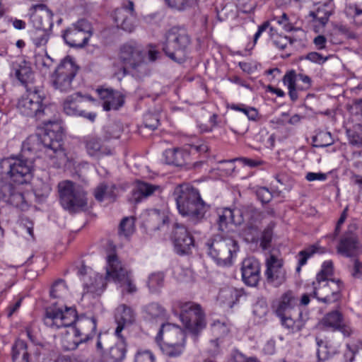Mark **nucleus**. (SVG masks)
I'll list each match as a JSON object with an SVG mask.
<instances>
[{
	"instance_id": "f257e3e1",
	"label": "nucleus",
	"mask_w": 362,
	"mask_h": 362,
	"mask_svg": "<svg viewBox=\"0 0 362 362\" xmlns=\"http://www.w3.org/2000/svg\"><path fill=\"white\" fill-rule=\"evenodd\" d=\"M54 303L47 308V322L50 327H71L74 337L80 338L83 342L92 339L96 330V320L94 317H78L75 308L66 307L62 303Z\"/></svg>"
},
{
	"instance_id": "f03ea898",
	"label": "nucleus",
	"mask_w": 362,
	"mask_h": 362,
	"mask_svg": "<svg viewBox=\"0 0 362 362\" xmlns=\"http://www.w3.org/2000/svg\"><path fill=\"white\" fill-rule=\"evenodd\" d=\"M173 196L180 214L187 217L190 224L197 225L206 219L210 205L202 199L197 188L182 183L175 187Z\"/></svg>"
},
{
	"instance_id": "7ed1b4c3",
	"label": "nucleus",
	"mask_w": 362,
	"mask_h": 362,
	"mask_svg": "<svg viewBox=\"0 0 362 362\" xmlns=\"http://www.w3.org/2000/svg\"><path fill=\"white\" fill-rule=\"evenodd\" d=\"M298 303V298L296 293L288 290L284 292L272 304L273 313L279 319L281 326L291 333H296L302 330L307 320L308 315L300 311L296 319L291 317L288 313L292 310Z\"/></svg>"
},
{
	"instance_id": "20e7f679",
	"label": "nucleus",
	"mask_w": 362,
	"mask_h": 362,
	"mask_svg": "<svg viewBox=\"0 0 362 362\" xmlns=\"http://www.w3.org/2000/svg\"><path fill=\"white\" fill-rule=\"evenodd\" d=\"M163 51L168 57L174 62L182 63L187 57L191 44V37L187 30L180 26H174L165 35Z\"/></svg>"
},
{
	"instance_id": "39448f33",
	"label": "nucleus",
	"mask_w": 362,
	"mask_h": 362,
	"mask_svg": "<svg viewBox=\"0 0 362 362\" xmlns=\"http://www.w3.org/2000/svg\"><path fill=\"white\" fill-rule=\"evenodd\" d=\"M47 136L50 141L47 144V157L49 165L60 168L66 161V155L62 148L63 131L60 121L56 117L54 121H47Z\"/></svg>"
},
{
	"instance_id": "423d86ee",
	"label": "nucleus",
	"mask_w": 362,
	"mask_h": 362,
	"mask_svg": "<svg viewBox=\"0 0 362 362\" xmlns=\"http://www.w3.org/2000/svg\"><path fill=\"white\" fill-rule=\"evenodd\" d=\"M106 274L107 278H110L119 285L123 295H132L137 292L138 289L131 271L123 267L116 255L112 254L107 256Z\"/></svg>"
},
{
	"instance_id": "0eeeda50",
	"label": "nucleus",
	"mask_w": 362,
	"mask_h": 362,
	"mask_svg": "<svg viewBox=\"0 0 362 362\" xmlns=\"http://www.w3.org/2000/svg\"><path fill=\"white\" fill-rule=\"evenodd\" d=\"M1 168L13 182L23 185L30 182L33 176V166L28 159L10 156L1 161Z\"/></svg>"
},
{
	"instance_id": "6e6552de",
	"label": "nucleus",
	"mask_w": 362,
	"mask_h": 362,
	"mask_svg": "<svg viewBox=\"0 0 362 362\" xmlns=\"http://www.w3.org/2000/svg\"><path fill=\"white\" fill-rule=\"evenodd\" d=\"M61 204L70 213L83 210L87 205L86 192L71 181L64 180L58 184Z\"/></svg>"
},
{
	"instance_id": "1a4fd4ad",
	"label": "nucleus",
	"mask_w": 362,
	"mask_h": 362,
	"mask_svg": "<svg viewBox=\"0 0 362 362\" xmlns=\"http://www.w3.org/2000/svg\"><path fill=\"white\" fill-rule=\"evenodd\" d=\"M209 255L217 264L226 266L230 263L233 255L238 250L237 241L230 236L217 234L206 243Z\"/></svg>"
},
{
	"instance_id": "9d476101",
	"label": "nucleus",
	"mask_w": 362,
	"mask_h": 362,
	"mask_svg": "<svg viewBox=\"0 0 362 362\" xmlns=\"http://www.w3.org/2000/svg\"><path fill=\"white\" fill-rule=\"evenodd\" d=\"M180 319L192 334H197L206 327L205 314L201 305L194 302H178Z\"/></svg>"
},
{
	"instance_id": "9b49d317",
	"label": "nucleus",
	"mask_w": 362,
	"mask_h": 362,
	"mask_svg": "<svg viewBox=\"0 0 362 362\" xmlns=\"http://www.w3.org/2000/svg\"><path fill=\"white\" fill-rule=\"evenodd\" d=\"M78 70L70 57L64 58L51 76V81L55 89L61 92H69L72 90L71 82Z\"/></svg>"
},
{
	"instance_id": "f8f14e48",
	"label": "nucleus",
	"mask_w": 362,
	"mask_h": 362,
	"mask_svg": "<svg viewBox=\"0 0 362 362\" xmlns=\"http://www.w3.org/2000/svg\"><path fill=\"white\" fill-rule=\"evenodd\" d=\"M44 100L45 97L40 95L37 90H27V93L18 99L16 107L22 115L40 119L45 115Z\"/></svg>"
},
{
	"instance_id": "ddd939ff",
	"label": "nucleus",
	"mask_w": 362,
	"mask_h": 362,
	"mask_svg": "<svg viewBox=\"0 0 362 362\" xmlns=\"http://www.w3.org/2000/svg\"><path fill=\"white\" fill-rule=\"evenodd\" d=\"M119 59L123 66L116 74L118 76H124L127 74V69H136L144 64V55L141 46L131 42L121 46Z\"/></svg>"
},
{
	"instance_id": "4468645a",
	"label": "nucleus",
	"mask_w": 362,
	"mask_h": 362,
	"mask_svg": "<svg viewBox=\"0 0 362 362\" xmlns=\"http://www.w3.org/2000/svg\"><path fill=\"white\" fill-rule=\"evenodd\" d=\"M343 283L340 280L315 281L313 282V291L310 296L318 301L329 304L341 298Z\"/></svg>"
},
{
	"instance_id": "2eb2a0df",
	"label": "nucleus",
	"mask_w": 362,
	"mask_h": 362,
	"mask_svg": "<svg viewBox=\"0 0 362 362\" xmlns=\"http://www.w3.org/2000/svg\"><path fill=\"white\" fill-rule=\"evenodd\" d=\"M92 35L90 23L85 19H81L64 31L63 38L70 47L81 48L88 44Z\"/></svg>"
},
{
	"instance_id": "dca6fc26",
	"label": "nucleus",
	"mask_w": 362,
	"mask_h": 362,
	"mask_svg": "<svg viewBox=\"0 0 362 362\" xmlns=\"http://www.w3.org/2000/svg\"><path fill=\"white\" fill-rule=\"evenodd\" d=\"M114 21L117 28L125 32L132 33L136 27V14L133 1H129L127 5L117 8L114 12Z\"/></svg>"
},
{
	"instance_id": "f3484780",
	"label": "nucleus",
	"mask_w": 362,
	"mask_h": 362,
	"mask_svg": "<svg viewBox=\"0 0 362 362\" xmlns=\"http://www.w3.org/2000/svg\"><path fill=\"white\" fill-rule=\"evenodd\" d=\"M171 238L175 250L179 255L189 253L194 246L193 237L183 224L175 223L173 225Z\"/></svg>"
},
{
	"instance_id": "a211bd4d",
	"label": "nucleus",
	"mask_w": 362,
	"mask_h": 362,
	"mask_svg": "<svg viewBox=\"0 0 362 362\" xmlns=\"http://www.w3.org/2000/svg\"><path fill=\"white\" fill-rule=\"evenodd\" d=\"M0 199L21 211L28 209V204L21 188L11 183H5L0 187Z\"/></svg>"
},
{
	"instance_id": "6ab92c4d",
	"label": "nucleus",
	"mask_w": 362,
	"mask_h": 362,
	"mask_svg": "<svg viewBox=\"0 0 362 362\" xmlns=\"http://www.w3.org/2000/svg\"><path fill=\"white\" fill-rule=\"evenodd\" d=\"M265 276L269 284L279 287L286 281V272L283 262L274 255H271L266 261Z\"/></svg>"
},
{
	"instance_id": "aec40b11",
	"label": "nucleus",
	"mask_w": 362,
	"mask_h": 362,
	"mask_svg": "<svg viewBox=\"0 0 362 362\" xmlns=\"http://www.w3.org/2000/svg\"><path fill=\"white\" fill-rule=\"evenodd\" d=\"M83 98L84 97L80 92L67 96L63 103L64 112L69 116L83 117L90 122H94L96 118V113L86 112L79 108L78 103L83 102Z\"/></svg>"
},
{
	"instance_id": "412c9836",
	"label": "nucleus",
	"mask_w": 362,
	"mask_h": 362,
	"mask_svg": "<svg viewBox=\"0 0 362 362\" xmlns=\"http://www.w3.org/2000/svg\"><path fill=\"white\" fill-rule=\"evenodd\" d=\"M107 275L104 277L102 274L91 272L88 276L83 279V295L90 296L92 298L100 296L106 288Z\"/></svg>"
},
{
	"instance_id": "4be33fe9",
	"label": "nucleus",
	"mask_w": 362,
	"mask_h": 362,
	"mask_svg": "<svg viewBox=\"0 0 362 362\" xmlns=\"http://www.w3.org/2000/svg\"><path fill=\"white\" fill-rule=\"evenodd\" d=\"M242 278L245 284L256 286L260 279V266L254 258H246L242 262Z\"/></svg>"
},
{
	"instance_id": "5701e85b",
	"label": "nucleus",
	"mask_w": 362,
	"mask_h": 362,
	"mask_svg": "<svg viewBox=\"0 0 362 362\" xmlns=\"http://www.w3.org/2000/svg\"><path fill=\"white\" fill-rule=\"evenodd\" d=\"M96 92L103 101V107L105 111L117 110L124 105V96L118 91L107 88H98Z\"/></svg>"
},
{
	"instance_id": "b1692460",
	"label": "nucleus",
	"mask_w": 362,
	"mask_h": 362,
	"mask_svg": "<svg viewBox=\"0 0 362 362\" xmlns=\"http://www.w3.org/2000/svg\"><path fill=\"white\" fill-rule=\"evenodd\" d=\"M185 332L182 328L166 323L162 325L156 339L158 342L163 340L165 343H174L185 341Z\"/></svg>"
},
{
	"instance_id": "393cba45",
	"label": "nucleus",
	"mask_w": 362,
	"mask_h": 362,
	"mask_svg": "<svg viewBox=\"0 0 362 362\" xmlns=\"http://www.w3.org/2000/svg\"><path fill=\"white\" fill-rule=\"evenodd\" d=\"M42 126L38 127L37 132L35 134L29 136L23 142V151L37 155L44 149L45 147V123L42 122Z\"/></svg>"
},
{
	"instance_id": "a878e982",
	"label": "nucleus",
	"mask_w": 362,
	"mask_h": 362,
	"mask_svg": "<svg viewBox=\"0 0 362 362\" xmlns=\"http://www.w3.org/2000/svg\"><path fill=\"white\" fill-rule=\"evenodd\" d=\"M87 153L91 157L100 158L112 154L111 148L105 145L100 138L95 136H87L83 139Z\"/></svg>"
},
{
	"instance_id": "bb28decb",
	"label": "nucleus",
	"mask_w": 362,
	"mask_h": 362,
	"mask_svg": "<svg viewBox=\"0 0 362 362\" xmlns=\"http://www.w3.org/2000/svg\"><path fill=\"white\" fill-rule=\"evenodd\" d=\"M11 75L24 86L33 82V71L29 62L23 59L16 60L12 63Z\"/></svg>"
},
{
	"instance_id": "cd10ccee",
	"label": "nucleus",
	"mask_w": 362,
	"mask_h": 362,
	"mask_svg": "<svg viewBox=\"0 0 362 362\" xmlns=\"http://www.w3.org/2000/svg\"><path fill=\"white\" fill-rule=\"evenodd\" d=\"M320 329H332L333 331L340 330L344 336H349L351 330L343 325V317L337 310L330 312L325 315L317 325Z\"/></svg>"
},
{
	"instance_id": "c85d7f7f",
	"label": "nucleus",
	"mask_w": 362,
	"mask_h": 362,
	"mask_svg": "<svg viewBox=\"0 0 362 362\" xmlns=\"http://www.w3.org/2000/svg\"><path fill=\"white\" fill-rule=\"evenodd\" d=\"M115 320L117 327L115 329V334L122 337L121 332L127 325H132L135 320V313L126 305H120L116 309Z\"/></svg>"
},
{
	"instance_id": "c756f323",
	"label": "nucleus",
	"mask_w": 362,
	"mask_h": 362,
	"mask_svg": "<svg viewBox=\"0 0 362 362\" xmlns=\"http://www.w3.org/2000/svg\"><path fill=\"white\" fill-rule=\"evenodd\" d=\"M162 190V187L159 185L138 180L133 191V199L135 202L138 203L141 202L143 199L160 194Z\"/></svg>"
},
{
	"instance_id": "7c9ffc66",
	"label": "nucleus",
	"mask_w": 362,
	"mask_h": 362,
	"mask_svg": "<svg viewBox=\"0 0 362 362\" xmlns=\"http://www.w3.org/2000/svg\"><path fill=\"white\" fill-rule=\"evenodd\" d=\"M358 249V238L355 233L349 230L344 237L341 239L337 247V251L339 254L345 257L354 256Z\"/></svg>"
},
{
	"instance_id": "2f4dec72",
	"label": "nucleus",
	"mask_w": 362,
	"mask_h": 362,
	"mask_svg": "<svg viewBox=\"0 0 362 362\" xmlns=\"http://www.w3.org/2000/svg\"><path fill=\"white\" fill-rule=\"evenodd\" d=\"M163 156L166 163L182 166L187 163L189 153L183 148H175L165 150L163 153Z\"/></svg>"
},
{
	"instance_id": "473e14b6",
	"label": "nucleus",
	"mask_w": 362,
	"mask_h": 362,
	"mask_svg": "<svg viewBox=\"0 0 362 362\" xmlns=\"http://www.w3.org/2000/svg\"><path fill=\"white\" fill-rule=\"evenodd\" d=\"M315 341L317 346V362H323L338 352L337 347H332L319 337H315Z\"/></svg>"
},
{
	"instance_id": "72a5a7b5",
	"label": "nucleus",
	"mask_w": 362,
	"mask_h": 362,
	"mask_svg": "<svg viewBox=\"0 0 362 362\" xmlns=\"http://www.w3.org/2000/svg\"><path fill=\"white\" fill-rule=\"evenodd\" d=\"M27 344L21 339L15 341L12 347V359L13 362H29Z\"/></svg>"
},
{
	"instance_id": "f704fd0d",
	"label": "nucleus",
	"mask_w": 362,
	"mask_h": 362,
	"mask_svg": "<svg viewBox=\"0 0 362 362\" xmlns=\"http://www.w3.org/2000/svg\"><path fill=\"white\" fill-rule=\"evenodd\" d=\"M146 317L152 321H163L165 319V310L157 303H151L144 308Z\"/></svg>"
},
{
	"instance_id": "c9c22d12",
	"label": "nucleus",
	"mask_w": 362,
	"mask_h": 362,
	"mask_svg": "<svg viewBox=\"0 0 362 362\" xmlns=\"http://www.w3.org/2000/svg\"><path fill=\"white\" fill-rule=\"evenodd\" d=\"M218 219L217 221L218 230L221 232L226 231L228 224L233 223L237 224L238 223L234 219L235 211L229 209L224 208L218 212Z\"/></svg>"
},
{
	"instance_id": "e433bc0d",
	"label": "nucleus",
	"mask_w": 362,
	"mask_h": 362,
	"mask_svg": "<svg viewBox=\"0 0 362 362\" xmlns=\"http://www.w3.org/2000/svg\"><path fill=\"white\" fill-rule=\"evenodd\" d=\"M165 275L163 272H154L149 275L147 286L152 293H159L164 286Z\"/></svg>"
},
{
	"instance_id": "4c0bfd02",
	"label": "nucleus",
	"mask_w": 362,
	"mask_h": 362,
	"mask_svg": "<svg viewBox=\"0 0 362 362\" xmlns=\"http://www.w3.org/2000/svg\"><path fill=\"white\" fill-rule=\"evenodd\" d=\"M185 346V341L165 343L160 344L162 351L169 357H177L180 356Z\"/></svg>"
},
{
	"instance_id": "58836bf2",
	"label": "nucleus",
	"mask_w": 362,
	"mask_h": 362,
	"mask_svg": "<svg viewBox=\"0 0 362 362\" xmlns=\"http://www.w3.org/2000/svg\"><path fill=\"white\" fill-rule=\"evenodd\" d=\"M276 226V223L274 221H271L261 233L259 241L260 242V247L264 250L269 249L271 246L274 235V229Z\"/></svg>"
},
{
	"instance_id": "ea45409f",
	"label": "nucleus",
	"mask_w": 362,
	"mask_h": 362,
	"mask_svg": "<svg viewBox=\"0 0 362 362\" xmlns=\"http://www.w3.org/2000/svg\"><path fill=\"white\" fill-rule=\"evenodd\" d=\"M347 350L344 353L346 362H362V344H347Z\"/></svg>"
},
{
	"instance_id": "a19ab883",
	"label": "nucleus",
	"mask_w": 362,
	"mask_h": 362,
	"mask_svg": "<svg viewBox=\"0 0 362 362\" xmlns=\"http://www.w3.org/2000/svg\"><path fill=\"white\" fill-rule=\"evenodd\" d=\"M38 10L42 11L45 10V4L43 3L34 4L30 8V18L33 26L37 30H41L44 27V21L42 16L37 14V12Z\"/></svg>"
},
{
	"instance_id": "79ce46f5",
	"label": "nucleus",
	"mask_w": 362,
	"mask_h": 362,
	"mask_svg": "<svg viewBox=\"0 0 362 362\" xmlns=\"http://www.w3.org/2000/svg\"><path fill=\"white\" fill-rule=\"evenodd\" d=\"M245 240L249 243H257L259 239V228L252 223H247L243 229Z\"/></svg>"
},
{
	"instance_id": "37998d69",
	"label": "nucleus",
	"mask_w": 362,
	"mask_h": 362,
	"mask_svg": "<svg viewBox=\"0 0 362 362\" xmlns=\"http://www.w3.org/2000/svg\"><path fill=\"white\" fill-rule=\"evenodd\" d=\"M313 146L317 148H324L332 145L334 140L332 134L329 132H320L313 137Z\"/></svg>"
},
{
	"instance_id": "c03bdc74",
	"label": "nucleus",
	"mask_w": 362,
	"mask_h": 362,
	"mask_svg": "<svg viewBox=\"0 0 362 362\" xmlns=\"http://www.w3.org/2000/svg\"><path fill=\"white\" fill-rule=\"evenodd\" d=\"M362 124H357L353 127L352 129H347L346 134L349 142L354 146H362Z\"/></svg>"
},
{
	"instance_id": "a18cd8bd",
	"label": "nucleus",
	"mask_w": 362,
	"mask_h": 362,
	"mask_svg": "<svg viewBox=\"0 0 362 362\" xmlns=\"http://www.w3.org/2000/svg\"><path fill=\"white\" fill-rule=\"evenodd\" d=\"M135 230L134 218L132 216L124 217L120 222L119 234L124 237H129Z\"/></svg>"
},
{
	"instance_id": "49530a36",
	"label": "nucleus",
	"mask_w": 362,
	"mask_h": 362,
	"mask_svg": "<svg viewBox=\"0 0 362 362\" xmlns=\"http://www.w3.org/2000/svg\"><path fill=\"white\" fill-rule=\"evenodd\" d=\"M67 285L62 279H58L54 281L49 289V296L54 298H60L66 292Z\"/></svg>"
},
{
	"instance_id": "de8ad7c7",
	"label": "nucleus",
	"mask_w": 362,
	"mask_h": 362,
	"mask_svg": "<svg viewBox=\"0 0 362 362\" xmlns=\"http://www.w3.org/2000/svg\"><path fill=\"white\" fill-rule=\"evenodd\" d=\"M126 349L122 344L110 348L109 358L111 362H119L125 357Z\"/></svg>"
},
{
	"instance_id": "09e8293b",
	"label": "nucleus",
	"mask_w": 362,
	"mask_h": 362,
	"mask_svg": "<svg viewBox=\"0 0 362 362\" xmlns=\"http://www.w3.org/2000/svg\"><path fill=\"white\" fill-rule=\"evenodd\" d=\"M333 274V264L332 261H326L322 265L320 272L317 274L316 281L332 280L330 277Z\"/></svg>"
},
{
	"instance_id": "8fccbe9b",
	"label": "nucleus",
	"mask_w": 362,
	"mask_h": 362,
	"mask_svg": "<svg viewBox=\"0 0 362 362\" xmlns=\"http://www.w3.org/2000/svg\"><path fill=\"white\" fill-rule=\"evenodd\" d=\"M316 252V247L314 245L310 247L301 250L298 253V263L296 267V272L299 273L301 270V267L307 263L308 259Z\"/></svg>"
},
{
	"instance_id": "3c124183",
	"label": "nucleus",
	"mask_w": 362,
	"mask_h": 362,
	"mask_svg": "<svg viewBox=\"0 0 362 362\" xmlns=\"http://www.w3.org/2000/svg\"><path fill=\"white\" fill-rule=\"evenodd\" d=\"M330 14V12L326 11L325 8H318L316 11L310 12V16L322 26H325L328 22Z\"/></svg>"
},
{
	"instance_id": "603ef678",
	"label": "nucleus",
	"mask_w": 362,
	"mask_h": 362,
	"mask_svg": "<svg viewBox=\"0 0 362 362\" xmlns=\"http://www.w3.org/2000/svg\"><path fill=\"white\" fill-rule=\"evenodd\" d=\"M72 336L71 334H67L62 339V347L66 351H71L76 349L78 344L83 342L80 338L72 339Z\"/></svg>"
},
{
	"instance_id": "864d4df0",
	"label": "nucleus",
	"mask_w": 362,
	"mask_h": 362,
	"mask_svg": "<svg viewBox=\"0 0 362 362\" xmlns=\"http://www.w3.org/2000/svg\"><path fill=\"white\" fill-rule=\"evenodd\" d=\"M160 124V117L158 113L148 112L144 116V125L146 127L154 130Z\"/></svg>"
},
{
	"instance_id": "5fc2aeb1",
	"label": "nucleus",
	"mask_w": 362,
	"mask_h": 362,
	"mask_svg": "<svg viewBox=\"0 0 362 362\" xmlns=\"http://www.w3.org/2000/svg\"><path fill=\"white\" fill-rule=\"evenodd\" d=\"M165 4L171 8L182 11L189 7L194 0H163Z\"/></svg>"
},
{
	"instance_id": "6e6d98bb",
	"label": "nucleus",
	"mask_w": 362,
	"mask_h": 362,
	"mask_svg": "<svg viewBox=\"0 0 362 362\" xmlns=\"http://www.w3.org/2000/svg\"><path fill=\"white\" fill-rule=\"evenodd\" d=\"M252 218H254L255 221H262L264 218H266L267 216H271V217H275L276 216V212L274 209L272 208H268L264 211H260L256 209H252L250 210Z\"/></svg>"
},
{
	"instance_id": "4d7b16f0",
	"label": "nucleus",
	"mask_w": 362,
	"mask_h": 362,
	"mask_svg": "<svg viewBox=\"0 0 362 362\" xmlns=\"http://www.w3.org/2000/svg\"><path fill=\"white\" fill-rule=\"evenodd\" d=\"M272 40L274 45L281 49H284L288 44L292 43L290 37L278 34H272Z\"/></svg>"
},
{
	"instance_id": "13d9d810",
	"label": "nucleus",
	"mask_w": 362,
	"mask_h": 362,
	"mask_svg": "<svg viewBox=\"0 0 362 362\" xmlns=\"http://www.w3.org/2000/svg\"><path fill=\"white\" fill-rule=\"evenodd\" d=\"M268 312V307L264 300H259L256 302L252 307V313L254 315L259 318L264 317Z\"/></svg>"
},
{
	"instance_id": "bf43d9fd",
	"label": "nucleus",
	"mask_w": 362,
	"mask_h": 362,
	"mask_svg": "<svg viewBox=\"0 0 362 362\" xmlns=\"http://www.w3.org/2000/svg\"><path fill=\"white\" fill-rule=\"evenodd\" d=\"M258 199L263 204L269 202L272 199V194L266 187H260L256 192Z\"/></svg>"
},
{
	"instance_id": "052dcab7",
	"label": "nucleus",
	"mask_w": 362,
	"mask_h": 362,
	"mask_svg": "<svg viewBox=\"0 0 362 362\" xmlns=\"http://www.w3.org/2000/svg\"><path fill=\"white\" fill-rule=\"evenodd\" d=\"M328 57H324L321 54L316 52H309L305 57V59L318 64H323L328 59Z\"/></svg>"
},
{
	"instance_id": "680f3d73",
	"label": "nucleus",
	"mask_w": 362,
	"mask_h": 362,
	"mask_svg": "<svg viewBox=\"0 0 362 362\" xmlns=\"http://www.w3.org/2000/svg\"><path fill=\"white\" fill-rule=\"evenodd\" d=\"M154 356L149 351H138L134 362H154Z\"/></svg>"
},
{
	"instance_id": "e2e57ef3",
	"label": "nucleus",
	"mask_w": 362,
	"mask_h": 362,
	"mask_svg": "<svg viewBox=\"0 0 362 362\" xmlns=\"http://www.w3.org/2000/svg\"><path fill=\"white\" fill-rule=\"evenodd\" d=\"M223 296L227 298L229 296L230 299L228 300V303L232 307L233 305L238 300L240 296L239 291L234 288H229L222 291Z\"/></svg>"
},
{
	"instance_id": "0e129e2a",
	"label": "nucleus",
	"mask_w": 362,
	"mask_h": 362,
	"mask_svg": "<svg viewBox=\"0 0 362 362\" xmlns=\"http://www.w3.org/2000/svg\"><path fill=\"white\" fill-rule=\"evenodd\" d=\"M212 332L218 336H225L228 334V329L225 323L216 321L212 325Z\"/></svg>"
},
{
	"instance_id": "69168bd1",
	"label": "nucleus",
	"mask_w": 362,
	"mask_h": 362,
	"mask_svg": "<svg viewBox=\"0 0 362 362\" xmlns=\"http://www.w3.org/2000/svg\"><path fill=\"white\" fill-rule=\"evenodd\" d=\"M297 80V76L294 71H290L287 72L283 78V82L288 88H293L296 86V81Z\"/></svg>"
},
{
	"instance_id": "338daca9",
	"label": "nucleus",
	"mask_w": 362,
	"mask_h": 362,
	"mask_svg": "<svg viewBox=\"0 0 362 362\" xmlns=\"http://www.w3.org/2000/svg\"><path fill=\"white\" fill-rule=\"evenodd\" d=\"M107 189V185L105 184H100L99 185L94 191V196L95 198L99 201L102 202L104 199H106V191Z\"/></svg>"
},
{
	"instance_id": "774afa93",
	"label": "nucleus",
	"mask_w": 362,
	"mask_h": 362,
	"mask_svg": "<svg viewBox=\"0 0 362 362\" xmlns=\"http://www.w3.org/2000/svg\"><path fill=\"white\" fill-rule=\"evenodd\" d=\"M277 23L279 25H282L284 29L287 31L290 32L293 30H296L293 27V25L288 23V18L286 13H284L278 19Z\"/></svg>"
}]
</instances>
